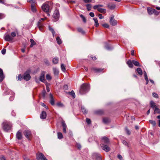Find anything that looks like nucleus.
<instances>
[{
  "label": "nucleus",
  "instance_id": "nucleus-17",
  "mask_svg": "<svg viewBox=\"0 0 160 160\" xmlns=\"http://www.w3.org/2000/svg\"><path fill=\"white\" fill-rule=\"evenodd\" d=\"M50 103L52 105H53L55 104V101L51 93L50 94Z\"/></svg>",
  "mask_w": 160,
  "mask_h": 160
},
{
  "label": "nucleus",
  "instance_id": "nucleus-49",
  "mask_svg": "<svg viewBox=\"0 0 160 160\" xmlns=\"http://www.w3.org/2000/svg\"><path fill=\"white\" fill-rule=\"evenodd\" d=\"M22 78V77L21 74H19L17 78L18 80L20 81L21 80Z\"/></svg>",
  "mask_w": 160,
  "mask_h": 160
},
{
  "label": "nucleus",
  "instance_id": "nucleus-27",
  "mask_svg": "<svg viewBox=\"0 0 160 160\" xmlns=\"http://www.w3.org/2000/svg\"><path fill=\"white\" fill-rule=\"evenodd\" d=\"M48 28L49 30L52 32L53 36L54 37L55 34V32L54 29L50 26H49Z\"/></svg>",
  "mask_w": 160,
  "mask_h": 160
},
{
  "label": "nucleus",
  "instance_id": "nucleus-46",
  "mask_svg": "<svg viewBox=\"0 0 160 160\" xmlns=\"http://www.w3.org/2000/svg\"><path fill=\"white\" fill-rule=\"evenodd\" d=\"M122 142L124 145H125L126 146H127L128 147H129L128 143L126 141L124 140H122Z\"/></svg>",
  "mask_w": 160,
  "mask_h": 160
},
{
  "label": "nucleus",
  "instance_id": "nucleus-59",
  "mask_svg": "<svg viewBox=\"0 0 160 160\" xmlns=\"http://www.w3.org/2000/svg\"><path fill=\"white\" fill-rule=\"evenodd\" d=\"M105 48L108 50H112L113 48L112 47H110L108 45H107L105 46Z\"/></svg>",
  "mask_w": 160,
  "mask_h": 160
},
{
  "label": "nucleus",
  "instance_id": "nucleus-40",
  "mask_svg": "<svg viewBox=\"0 0 160 160\" xmlns=\"http://www.w3.org/2000/svg\"><path fill=\"white\" fill-rule=\"evenodd\" d=\"M61 68L63 72H65L66 69L65 66L62 63L61 64Z\"/></svg>",
  "mask_w": 160,
  "mask_h": 160
},
{
  "label": "nucleus",
  "instance_id": "nucleus-42",
  "mask_svg": "<svg viewBox=\"0 0 160 160\" xmlns=\"http://www.w3.org/2000/svg\"><path fill=\"white\" fill-rule=\"evenodd\" d=\"M95 113L97 114H101L103 113V112L102 110H99L96 111Z\"/></svg>",
  "mask_w": 160,
  "mask_h": 160
},
{
  "label": "nucleus",
  "instance_id": "nucleus-38",
  "mask_svg": "<svg viewBox=\"0 0 160 160\" xmlns=\"http://www.w3.org/2000/svg\"><path fill=\"white\" fill-rule=\"evenodd\" d=\"M58 138L59 139L62 138L63 137L62 133L60 132L58 133Z\"/></svg>",
  "mask_w": 160,
  "mask_h": 160
},
{
  "label": "nucleus",
  "instance_id": "nucleus-13",
  "mask_svg": "<svg viewBox=\"0 0 160 160\" xmlns=\"http://www.w3.org/2000/svg\"><path fill=\"white\" fill-rule=\"evenodd\" d=\"M4 39L6 41L10 42L13 40V38L9 34H6L4 36Z\"/></svg>",
  "mask_w": 160,
  "mask_h": 160
},
{
  "label": "nucleus",
  "instance_id": "nucleus-37",
  "mask_svg": "<svg viewBox=\"0 0 160 160\" xmlns=\"http://www.w3.org/2000/svg\"><path fill=\"white\" fill-rule=\"evenodd\" d=\"M156 113H160V110L158 108L156 107L154 110V113L155 114Z\"/></svg>",
  "mask_w": 160,
  "mask_h": 160
},
{
  "label": "nucleus",
  "instance_id": "nucleus-6",
  "mask_svg": "<svg viewBox=\"0 0 160 160\" xmlns=\"http://www.w3.org/2000/svg\"><path fill=\"white\" fill-rule=\"evenodd\" d=\"M92 158L95 160H102L101 155L98 153H94L92 155Z\"/></svg>",
  "mask_w": 160,
  "mask_h": 160
},
{
  "label": "nucleus",
  "instance_id": "nucleus-12",
  "mask_svg": "<svg viewBox=\"0 0 160 160\" xmlns=\"http://www.w3.org/2000/svg\"><path fill=\"white\" fill-rule=\"evenodd\" d=\"M102 142L104 143L105 144H108L109 141L108 138L106 136H104L101 138Z\"/></svg>",
  "mask_w": 160,
  "mask_h": 160
},
{
  "label": "nucleus",
  "instance_id": "nucleus-30",
  "mask_svg": "<svg viewBox=\"0 0 160 160\" xmlns=\"http://www.w3.org/2000/svg\"><path fill=\"white\" fill-rule=\"evenodd\" d=\"M93 19L95 22V26L96 27H98V26L99 24L98 23V20L97 18H93Z\"/></svg>",
  "mask_w": 160,
  "mask_h": 160
},
{
  "label": "nucleus",
  "instance_id": "nucleus-10",
  "mask_svg": "<svg viewBox=\"0 0 160 160\" xmlns=\"http://www.w3.org/2000/svg\"><path fill=\"white\" fill-rule=\"evenodd\" d=\"M24 134L26 138L30 140V137L31 135V132L30 131L25 130L24 132Z\"/></svg>",
  "mask_w": 160,
  "mask_h": 160
},
{
  "label": "nucleus",
  "instance_id": "nucleus-31",
  "mask_svg": "<svg viewBox=\"0 0 160 160\" xmlns=\"http://www.w3.org/2000/svg\"><path fill=\"white\" fill-rule=\"evenodd\" d=\"M31 8L32 11L33 12H35L36 11V9L34 5L33 4H32L31 5Z\"/></svg>",
  "mask_w": 160,
  "mask_h": 160
},
{
  "label": "nucleus",
  "instance_id": "nucleus-23",
  "mask_svg": "<svg viewBox=\"0 0 160 160\" xmlns=\"http://www.w3.org/2000/svg\"><path fill=\"white\" fill-rule=\"evenodd\" d=\"M98 11L99 12L103 13H105L106 12V10L105 9L101 8H98L97 9Z\"/></svg>",
  "mask_w": 160,
  "mask_h": 160
},
{
  "label": "nucleus",
  "instance_id": "nucleus-43",
  "mask_svg": "<svg viewBox=\"0 0 160 160\" xmlns=\"http://www.w3.org/2000/svg\"><path fill=\"white\" fill-rule=\"evenodd\" d=\"M80 17L82 19L83 22L84 23L86 22V20L85 17L82 15V14L80 15Z\"/></svg>",
  "mask_w": 160,
  "mask_h": 160
},
{
  "label": "nucleus",
  "instance_id": "nucleus-47",
  "mask_svg": "<svg viewBox=\"0 0 160 160\" xmlns=\"http://www.w3.org/2000/svg\"><path fill=\"white\" fill-rule=\"evenodd\" d=\"M0 3L4 4L6 6H8V4L5 3V1L4 0H0Z\"/></svg>",
  "mask_w": 160,
  "mask_h": 160
},
{
  "label": "nucleus",
  "instance_id": "nucleus-11",
  "mask_svg": "<svg viewBox=\"0 0 160 160\" xmlns=\"http://www.w3.org/2000/svg\"><path fill=\"white\" fill-rule=\"evenodd\" d=\"M101 146L102 149L105 152H108L110 150V148L108 146L105 145L102 143L101 144Z\"/></svg>",
  "mask_w": 160,
  "mask_h": 160
},
{
  "label": "nucleus",
  "instance_id": "nucleus-3",
  "mask_svg": "<svg viewBox=\"0 0 160 160\" xmlns=\"http://www.w3.org/2000/svg\"><path fill=\"white\" fill-rule=\"evenodd\" d=\"M59 16L58 10L56 9L55 10L53 15V17L55 19V20H54L53 21L55 22L57 21L58 20Z\"/></svg>",
  "mask_w": 160,
  "mask_h": 160
},
{
  "label": "nucleus",
  "instance_id": "nucleus-1",
  "mask_svg": "<svg viewBox=\"0 0 160 160\" xmlns=\"http://www.w3.org/2000/svg\"><path fill=\"white\" fill-rule=\"evenodd\" d=\"M90 85L88 84H83L81 87L80 90V93L82 94H84L88 92L90 89Z\"/></svg>",
  "mask_w": 160,
  "mask_h": 160
},
{
  "label": "nucleus",
  "instance_id": "nucleus-2",
  "mask_svg": "<svg viewBox=\"0 0 160 160\" xmlns=\"http://www.w3.org/2000/svg\"><path fill=\"white\" fill-rule=\"evenodd\" d=\"M12 127V125L10 122H4L2 123V128L5 131H7L9 130Z\"/></svg>",
  "mask_w": 160,
  "mask_h": 160
},
{
  "label": "nucleus",
  "instance_id": "nucleus-15",
  "mask_svg": "<svg viewBox=\"0 0 160 160\" xmlns=\"http://www.w3.org/2000/svg\"><path fill=\"white\" fill-rule=\"evenodd\" d=\"M23 78L26 81H28L30 79V76L29 74L25 73L24 74Z\"/></svg>",
  "mask_w": 160,
  "mask_h": 160
},
{
  "label": "nucleus",
  "instance_id": "nucleus-45",
  "mask_svg": "<svg viewBox=\"0 0 160 160\" xmlns=\"http://www.w3.org/2000/svg\"><path fill=\"white\" fill-rule=\"evenodd\" d=\"M4 78V76L3 74L0 75V82L3 81Z\"/></svg>",
  "mask_w": 160,
  "mask_h": 160
},
{
  "label": "nucleus",
  "instance_id": "nucleus-34",
  "mask_svg": "<svg viewBox=\"0 0 160 160\" xmlns=\"http://www.w3.org/2000/svg\"><path fill=\"white\" fill-rule=\"evenodd\" d=\"M81 109L82 112L84 114H87L88 111L84 107H82L81 108Z\"/></svg>",
  "mask_w": 160,
  "mask_h": 160
},
{
  "label": "nucleus",
  "instance_id": "nucleus-8",
  "mask_svg": "<svg viewBox=\"0 0 160 160\" xmlns=\"http://www.w3.org/2000/svg\"><path fill=\"white\" fill-rule=\"evenodd\" d=\"M45 19V18H42L38 22V26L39 30L42 31L43 30V25L41 22L42 21H43Z\"/></svg>",
  "mask_w": 160,
  "mask_h": 160
},
{
  "label": "nucleus",
  "instance_id": "nucleus-5",
  "mask_svg": "<svg viewBox=\"0 0 160 160\" xmlns=\"http://www.w3.org/2000/svg\"><path fill=\"white\" fill-rule=\"evenodd\" d=\"M114 15H112L110 17V23L112 26H115L117 24V21L114 19Z\"/></svg>",
  "mask_w": 160,
  "mask_h": 160
},
{
  "label": "nucleus",
  "instance_id": "nucleus-22",
  "mask_svg": "<svg viewBox=\"0 0 160 160\" xmlns=\"http://www.w3.org/2000/svg\"><path fill=\"white\" fill-rule=\"evenodd\" d=\"M132 63L133 64L136 66L140 67L141 66V65L139 62L137 61L133 60H132Z\"/></svg>",
  "mask_w": 160,
  "mask_h": 160
},
{
  "label": "nucleus",
  "instance_id": "nucleus-33",
  "mask_svg": "<svg viewBox=\"0 0 160 160\" xmlns=\"http://www.w3.org/2000/svg\"><path fill=\"white\" fill-rule=\"evenodd\" d=\"M56 40L57 42V43L58 44H60L62 43V41L60 39V37H57L56 38Z\"/></svg>",
  "mask_w": 160,
  "mask_h": 160
},
{
  "label": "nucleus",
  "instance_id": "nucleus-51",
  "mask_svg": "<svg viewBox=\"0 0 160 160\" xmlns=\"http://www.w3.org/2000/svg\"><path fill=\"white\" fill-rule=\"evenodd\" d=\"M44 62L45 63L46 65H49V62L47 59H44Z\"/></svg>",
  "mask_w": 160,
  "mask_h": 160
},
{
  "label": "nucleus",
  "instance_id": "nucleus-26",
  "mask_svg": "<svg viewBox=\"0 0 160 160\" xmlns=\"http://www.w3.org/2000/svg\"><path fill=\"white\" fill-rule=\"evenodd\" d=\"M103 121L105 123L107 124L110 122V120L108 118H104L103 119Z\"/></svg>",
  "mask_w": 160,
  "mask_h": 160
},
{
  "label": "nucleus",
  "instance_id": "nucleus-57",
  "mask_svg": "<svg viewBox=\"0 0 160 160\" xmlns=\"http://www.w3.org/2000/svg\"><path fill=\"white\" fill-rule=\"evenodd\" d=\"M102 26H103V27L105 28H108L109 27V25H108V24L107 23H105V24H103L102 25Z\"/></svg>",
  "mask_w": 160,
  "mask_h": 160
},
{
  "label": "nucleus",
  "instance_id": "nucleus-16",
  "mask_svg": "<svg viewBox=\"0 0 160 160\" xmlns=\"http://www.w3.org/2000/svg\"><path fill=\"white\" fill-rule=\"evenodd\" d=\"M53 70L54 75L57 77L59 73L58 69L56 68H53Z\"/></svg>",
  "mask_w": 160,
  "mask_h": 160
},
{
  "label": "nucleus",
  "instance_id": "nucleus-4",
  "mask_svg": "<svg viewBox=\"0 0 160 160\" xmlns=\"http://www.w3.org/2000/svg\"><path fill=\"white\" fill-rule=\"evenodd\" d=\"M37 160H48L43 154L42 153H38L37 154Z\"/></svg>",
  "mask_w": 160,
  "mask_h": 160
},
{
  "label": "nucleus",
  "instance_id": "nucleus-18",
  "mask_svg": "<svg viewBox=\"0 0 160 160\" xmlns=\"http://www.w3.org/2000/svg\"><path fill=\"white\" fill-rule=\"evenodd\" d=\"M46 113L45 111H42L40 115V118L42 119L46 118Z\"/></svg>",
  "mask_w": 160,
  "mask_h": 160
},
{
  "label": "nucleus",
  "instance_id": "nucleus-9",
  "mask_svg": "<svg viewBox=\"0 0 160 160\" xmlns=\"http://www.w3.org/2000/svg\"><path fill=\"white\" fill-rule=\"evenodd\" d=\"M45 72L44 71H42L41 73L40 76L39 77V81L41 82H44L45 81Z\"/></svg>",
  "mask_w": 160,
  "mask_h": 160
},
{
  "label": "nucleus",
  "instance_id": "nucleus-58",
  "mask_svg": "<svg viewBox=\"0 0 160 160\" xmlns=\"http://www.w3.org/2000/svg\"><path fill=\"white\" fill-rule=\"evenodd\" d=\"M152 96L153 97L155 98H158V94L155 92H153L152 93Z\"/></svg>",
  "mask_w": 160,
  "mask_h": 160
},
{
  "label": "nucleus",
  "instance_id": "nucleus-53",
  "mask_svg": "<svg viewBox=\"0 0 160 160\" xmlns=\"http://www.w3.org/2000/svg\"><path fill=\"white\" fill-rule=\"evenodd\" d=\"M153 13H154L155 15H158L159 12L157 11L155 9H154L153 10Z\"/></svg>",
  "mask_w": 160,
  "mask_h": 160
},
{
  "label": "nucleus",
  "instance_id": "nucleus-60",
  "mask_svg": "<svg viewBox=\"0 0 160 160\" xmlns=\"http://www.w3.org/2000/svg\"><path fill=\"white\" fill-rule=\"evenodd\" d=\"M27 2L31 3H35V1L34 0H27Z\"/></svg>",
  "mask_w": 160,
  "mask_h": 160
},
{
  "label": "nucleus",
  "instance_id": "nucleus-52",
  "mask_svg": "<svg viewBox=\"0 0 160 160\" xmlns=\"http://www.w3.org/2000/svg\"><path fill=\"white\" fill-rule=\"evenodd\" d=\"M11 37H12V38L13 39V38L16 36V33L14 32H11Z\"/></svg>",
  "mask_w": 160,
  "mask_h": 160
},
{
  "label": "nucleus",
  "instance_id": "nucleus-64",
  "mask_svg": "<svg viewBox=\"0 0 160 160\" xmlns=\"http://www.w3.org/2000/svg\"><path fill=\"white\" fill-rule=\"evenodd\" d=\"M62 125L63 127H67L64 121L62 122Z\"/></svg>",
  "mask_w": 160,
  "mask_h": 160
},
{
  "label": "nucleus",
  "instance_id": "nucleus-48",
  "mask_svg": "<svg viewBox=\"0 0 160 160\" xmlns=\"http://www.w3.org/2000/svg\"><path fill=\"white\" fill-rule=\"evenodd\" d=\"M150 104L151 105V107L152 108H154L155 106V103L153 102V101H151L150 102Z\"/></svg>",
  "mask_w": 160,
  "mask_h": 160
},
{
  "label": "nucleus",
  "instance_id": "nucleus-29",
  "mask_svg": "<svg viewBox=\"0 0 160 160\" xmlns=\"http://www.w3.org/2000/svg\"><path fill=\"white\" fill-rule=\"evenodd\" d=\"M52 62L54 64H57L58 62V59L57 58H55L52 60Z\"/></svg>",
  "mask_w": 160,
  "mask_h": 160
},
{
  "label": "nucleus",
  "instance_id": "nucleus-35",
  "mask_svg": "<svg viewBox=\"0 0 160 160\" xmlns=\"http://www.w3.org/2000/svg\"><path fill=\"white\" fill-rule=\"evenodd\" d=\"M68 93L70 95H72L73 98L75 97V95L74 92L73 91H72L71 92H69Z\"/></svg>",
  "mask_w": 160,
  "mask_h": 160
},
{
  "label": "nucleus",
  "instance_id": "nucleus-54",
  "mask_svg": "<svg viewBox=\"0 0 160 160\" xmlns=\"http://www.w3.org/2000/svg\"><path fill=\"white\" fill-rule=\"evenodd\" d=\"M5 17V15L3 13H0V19L3 18Z\"/></svg>",
  "mask_w": 160,
  "mask_h": 160
},
{
  "label": "nucleus",
  "instance_id": "nucleus-41",
  "mask_svg": "<svg viewBox=\"0 0 160 160\" xmlns=\"http://www.w3.org/2000/svg\"><path fill=\"white\" fill-rule=\"evenodd\" d=\"M149 122L154 127L156 124V123L154 121L149 120Z\"/></svg>",
  "mask_w": 160,
  "mask_h": 160
},
{
  "label": "nucleus",
  "instance_id": "nucleus-50",
  "mask_svg": "<svg viewBox=\"0 0 160 160\" xmlns=\"http://www.w3.org/2000/svg\"><path fill=\"white\" fill-rule=\"evenodd\" d=\"M46 78L47 80H51L52 78L51 76L49 74H48L46 75Z\"/></svg>",
  "mask_w": 160,
  "mask_h": 160
},
{
  "label": "nucleus",
  "instance_id": "nucleus-63",
  "mask_svg": "<svg viewBox=\"0 0 160 160\" xmlns=\"http://www.w3.org/2000/svg\"><path fill=\"white\" fill-rule=\"evenodd\" d=\"M45 93H46L45 91V90L43 91L42 92V96L43 97V98H45Z\"/></svg>",
  "mask_w": 160,
  "mask_h": 160
},
{
  "label": "nucleus",
  "instance_id": "nucleus-24",
  "mask_svg": "<svg viewBox=\"0 0 160 160\" xmlns=\"http://www.w3.org/2000/svg\"><path fill=\"white\" fill-rule=\"evenodd\" d=\"M137 72L140 75H142V72L141 69L140 68H138L136 69Z\"/></svg>",
  "mask_w": 160,
  "mask_h": 160
},
{
  "label": "nucleus",
  "instance_id": "nucleus-19",
  "mask_svg": "<svg viewBox=\"0 0 160 160\" xmlns=\"http://www.w3.org/2000/svg\"><path fill=\"white\" fill-rule=\"evenodd\" d=\"M16 138L18 140H21L22 138L21 133L19 131L17 132L16 134Z\"/></svg>",
  "mask_w": 160,
  "mask_h": 160
},
{
  "label": "nucleus",
  "instance_id": "nucleus-21",
  "mask_svg": "<svg viewBox=\"0 0 160 160\" xmlns=\"http://www.w3.org/2000/svg\"><path fill=\"white\" fill-rule=\"evenodd\" d=\"M147 10L148 13L149 15H152L153 13V8H148Z\"/></svg>",
  "mask_w": 160,
  "mask_h": 160
},
{
  "label": "nucleus",
  "instance_id": "nucleus-44",
  "mask_svg": "<svg viewBox=\"0 0 160 160\" xmlns=\"http://www.w3.org/2000/svg\"><path fill=\"white\" fill-rule=\"evenodd\" d=\"M87 7V9L88 11H89L91 10V5L90 4H88L86 5Z\"/></svg>",
  "mask_w": 160,
  "mask_h": 160
},
{
  "label": "nucleus",
  "instance_id": "nucleus-20",
  "mask_svg": "<svg viewBox=\"0 0 160 160\" xmlns=\"http://www.w3.org/2000/svg\"><path fill=\"white\" fill-rule=\"evenodd\" d=\"M115 5L111 3L108 5V7L110 9H113L115 8Z\"/></svg>",
  "mask_w": 160,
  "mask_h": 160
},
{
  "label": "nucleus",
  "instance_id": "nucleus-28",
  "mask_svg": "<svg viewBox=\"0 0 160 160\" xmlns=\"http://www.w3.org/2000/svg\"><path fill=\"white\" fill-rule=\"evenodd\" d=\"M30 42L31 43V44L30 45V47H32L34 45H35L36 42L34 41V40L32 39H30Z\"/></svg>",
  "mask_w": 160,
  "mask_h": 160
},
{
  "label": "nucleus",
  "instance_id": "nucleus-32",
  "mask_svg": "<svg viewBox=\"0 0 160 160\" xmlns=\"http://www.w3.org/2000/svg\"><path fill=\"white\" fill-rule=\"evenodd\" d=\"M56 105L57 106L60 108H62L64 107V105L61 103V102H59L56 103Z\"/></svg>",
  "mask_w": 160,
  "mask_h": 160
},
{
  "label": "nucleus",
  "instance_id": "nucleus-39",
  "mask_svg": "<svg viewBox=\"0 0 160 160\" xmlns=\"http://www.w3.org/2000/svg\"><path fill=\"white\" fill-rule=\"evenodd\" d=\"M77 29L78 32L81 33L82 34H84L85 32L82 29V28H78Z\"/></svg>",
  "mask_w": 160,
  "mask_h": 160
},
{
  "label": "nucleus",
  "instance_id": "nucleus-62",
  "mask_svg": "<svg viewBox=\"0 0 160 160\" xmlns=\"http://www.w3.org/2000/svg\"><path fill=\"white\" fill-rule=\"evenodd\" d=\"M2 53L4 55L6 53V49H5L3 48L1 51Z\"/></svg>",
  "mask_w": 160,
  "mask_h": 160
},
{
  "label": "nucleus",
  "instance_id": "nucleus-25",
  "mask_svg": "<svg viewBox=\"0 0 160 160\" xmlns=\"http://www.w3.org/2000/svg\"><path fill=\"white\" fill-rule=\"evenodd\" d=\"M127 64H128V65L129 67L130 68H132L133 66L132 60V61L128 60L127 62Z\"/></svg>",
  "mask_w": 160,
  "mask_h": 160
},
{
  "label": "nucleus",
  "instance_id": "nucleus-61",
  "mask_svg": "<svg viewBox=\"0 0 160 160\" xmlns=\"http://www.w3.org/2000/svg\"><path fill=\"white\" fill-rule=\"evenodd\" d=\"M118 158L120 160H123V159L122 158V156L119 154L118 155Z\"/></svg>",
  "mask_w": 160,
  "mask_h": 160
},
{
  "label": "nucleus",
  "instance_id": "nucleus-55",
  "mask_svg": "<svg viewBox=\"0 0 160 160\" xmlns=\"http://www.w3.org/2000/svg\"><path fill=\"white\" fill-rule=\"evenodd\" d=\"M125 131L127 133V134L128 135H130V132L129 131V130L128 129V128L127 127L125 128Z\"/></svg>",
  "mask_w": 160,
  "mask_h": 160
},
{
  "label": "nucleus",
  "instance_id": "nucleus-36",
  "mask_svg": "<svg viewBox=\"0 0 160 160\" xmlns=\"http://www.w3.org/2000/svg\"><path fill=\"white\" fill-rule=\"evenodd\" d=\"M103 6L102 5L99 4L98 5H96L94 6H93V8L94 9H98V8H99V7H103Z\"/></svg>",
  "mask_w": 160,
  "mask_h": 160
},
{
  "label": "nucleus",
  "instance_id": "nucleus-7",
  "mask_svg": "<svg viewBox=\"0 0 160 160\" xmlns=\"http://www.w3.org/2000/svg\"><path fill=\"white\" fill-rule=\"evenodd\" d=\"M42 9L43 10V11L47 13H48L49 10V6L48 4H44L42 5Z\"/></svg>",
  "mask_w": 160,
  "mask_h": 160
},
{
  "label": "nucleus",
  "instance_id": "nucleus-56",
  "mask_svg": "<svg viewBox=\"0 0 160 160\" xmlns=\"http://www.w3.org/2000/svg\"><path fill=\"white\" fill-rule=\"evenodd\" d=\"M86 122L88 124H90L91 122V120L88 118H86Z\"/></svg>",
  "mask_w": 160,
  "mask_h": 160
},
{
  "label": "nucleus",
  "instance_id": "nucleus-14",
  "mask_svg": "<svg viewBox=\"0 0 160 160\" xmlns=\"http://www.w3.org/2000/svg\"><path fill=\"white\" fill-rule=\"evenodd\" d=\"M91 69L92 70L94 71L95 72H102L104 69L93 68H91Z\"/></svg>",
  "mask_w": 160,
  "mask_h": 160
}]
</instances>
